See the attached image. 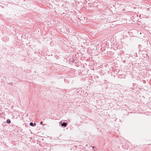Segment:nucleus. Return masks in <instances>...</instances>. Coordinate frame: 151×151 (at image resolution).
Returning <instances> with one entry per match:
<instances>
[{
	"label": "nucleus",
	"instance_id": "4",
	"mask_svg": "<svg viewBox=\"0 0 151 151\" xmlns=\"http://www.w3.org/2000/svg\"><path fill=\"white\" fill-rule=\"evenodd\" d=\"M123 51H120V52L119 53L120 54H123Z\"/></svg>",
	"mask_w": 151,
	"mask_h": 151
},
{
	"label": "nucleus",
	"instance_id": "3",
	"mask_svg": "<svg viewBox=\"0 0 151 151\" xmlns=\"http://www.w3.org/2000/svg\"><path fill=\"white\" fill-rule=\"evenodd\" d=\"M6 123L8 124H9L10 123H11L10 120L9 119H7V120H6Z\"/></svg>",
	"mask_w": 151,
	"mask_h": 151
},
{
	"label": "nucleus",
	"instance_id": "5",
	"mask_svg": "<svg viewBox=\"0 0 151 151\" xmlns=\"http://www.w3.org/2000/svg\"><path fill=\"white\" fill-rule=\"evenodd\" d=\"M43 123V122L42 121L41 122H40V124L41 125Z\"/></svg>",
	"mask_w": 151,
	"mask_h": 151
},
{
	"label": "nucleus",
	"instance_id": "2",
	"mask_svg": "<svg viewBox=\"0 0 151 151\" xmlns=\"http://www.w3.org/2000/svg\"><path fill=\"white\" fill-rule=\"evenodd\" d=\"M29 125L30 126H32V127H34L36 125V123H33L32 122H31L30 123Z\"/></svg>",
	"mask_w": 151,
	"mask_h": 151
},
{
	"label": "nucleus",
	"instance_id": "1",
	"mask_svg": "<svg viewBox=\"0 0 151 151\" xmlns=\"http://www.w3.org/2000/svg\"><path fill=\"white\" fill-rule=\"evenodd\" d=\"M68 125V123L66 122H63L61 124V126L62 127H66Z\"/></svg>",
	"mask_w": 151,
	"mask_h": 151
},
{
	"label": "nucleus",
	"instance_id": "6",
	"mask_svg": "<svg viewBox=\"0 0 151 151\" xmlns=\"http://www.w3.org/2000/svg\"><path fill=\"white\" fill-rule=\"evenodd\" d=\"M91 147H92L93 149L94 148H95V147H93V146H91Z\"/></svg>",
	"mask_w": 151,
	"mask_h": 151
}]
</instances>
